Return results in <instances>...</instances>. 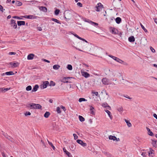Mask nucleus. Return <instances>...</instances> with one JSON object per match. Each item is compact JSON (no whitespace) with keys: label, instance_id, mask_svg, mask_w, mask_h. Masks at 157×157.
I'll list each match as a JSON object with an SVG mask.
<instances>
[{"label":"nucleus","instance_id":"f257e3e1","mask_svg":"<svg viewBox=\"0 0 157 157\" xmlns=\"http://www.w3.org/2000/svg\"><path fill=\"white\" fill-rule=\"evenodd\" d=\"M26 107L30 109H40L42 110V106L39 104H35L33 103L28 104L26 105Z\"/></svg>","mask_w":157,"mask_h":157},{"label":"nucleus","instance_id":"f03ea898","mask_svg":"<svg viewBox=\"0 0 157 157\" xmlns=\"http://www.w3.org/2000/svg\"><path fill=\"white\" fill-rule=\"evenodd\" d=\"M73 17L72 12L70 10L65 11L64 13V17L66 21H67L68 20H70Z\"/></svg>","mask_w":157,"mask_h":157},{"label":"nucleus","instance_id":"7ed1b4c3","mask_svg":"<svg viewBox=\"0 0 157 157\" xmlns=\"http://www.w3.org/2000/svg\"><path fill=\"white\" fill-rule=\"evenodd\" d=\"M90 51L92 53V55L94 56V54H97L99 52V49L97 46H91L90 48Z\"/></svg>","mask_w":157,"mask_h":157},{"label":"nucleus","instance_id":"20e7f679","mask_svg":"<svg viewBox=\"0 0 157 157\" xmlns=\"http://www.w3.org/2000/svg\"><path fill=\"white\" fill-rule=\"evenodd\" d=\"M49 85V82L48 81H44L43 84L40 86V87L41 89H43L46 88Z\"/></svg>","mask_w":157,"mask_h":157},{"label":"nucleus","instance_id":"39448f33","mask_svg":"<svg viewBox=\"0 0 157 157\" xmlns=\"http://www.w3.org/2000/svg\"><path fill=\"white\" fill-rule=\"evenodd\" d=\"M10 25L11 26L13 27L14 29H15L17 28V25L16 23L15 20L11 19L10 23Z\"/></svg>","mask_w":157,"mask_h":157},{"label":"nucleus","instance_id":"423d86ee","mask_svg":"<svg viewBox=\"0 0 157 157\" xmlns=\"http://www.w3.org/2000/svg\"><path fill=\"white\" fill-rule=\"evenodd\" d=\"M23 17L24 18H26L28 19H36L38 17L37 16L32 15H25L23 16Z\"/></svg>","mask_w":157,"mask_h":157},{"label":"nucleus","instance_id":"0eeeda50","mask_svg":"<svg viewBox=\"0 0 157 157\" xmlns=\"http://www.w3.org/2000/svg\"><path fill=\"white\" fill-rule=\"evenodd\" d=\"M102 82L105 85H108L109 83V80L106 78H103L102 79Z\"/></svg>","mask_w":157,"mask_h":157},{"label":"nucleus","instance_id":"6e6552de","mask_svg":"<svg viewBox=\"0 0 157 157\" xmlns=\"http://www.w3.org/2000/svg\"><path fill=\"white\" fill-rule=\"evenodd\" d=\"M3 135L4 136L6 137L7 139L8 140H10V141L13 142V138L11 137L10 136H8L6 133H5V132L3 133Z\"/></svg>","mask_w":157,"mask_h":157},{"label":"nucleus","instance_id":"1a4fd4ad","mask_svg":"<svg viewBox=\"0 0 157 157\" xmlns=\"http://www.w3.org/2000/svg\"><path fill=\"white\" fill-rule=\"evenodd\" d=\"M98 6H96V11L97 12L100 11L103 7V6L100 3H99L98 4Z\"/></svg>","mask_w":157,"mask_h":157},{"label":"nucleus","instance_id":"9d476101","mask_svg":"<svg viewBox=\"0 0 157 157\" xmlns=\"http://www.w3.org/2000/svg\"><path fill=\"white\" fill-rule=\"evenodd\" d=\"M72 78L71 77H63L62 79L61 80V81L64 83H68V82H69L68 80L70 78Z\"/></svg>","mask_w":157,"mask_h":157},{"label":"nucleus","instance_id":"9b49d317","mask_svg":"<svg viewBox=\"0 0 157 157\" xmlns=\"http://www.w3.org/2000/svg\"><path fill=\"white\" fill-rule=\"evenodd\" d=\"M76 142L78 143L81 144L83 147H85L86 146V144L85 143H84L82 140H76Z\"/></svg>","mask_w":157,"mask_h":157},{"label":"nucleus","instance_id":"f8f14e48","mask_svg":"<svg viewBox=\"0 0 157 157\" xmlns=\"http://www.w3.org/2000/svg\"><path fill=\"white\" fill-rule=\"evenodd\" d=\"M81 73L82 75L85 77V78H87L90 76V75L89 73L86 72L81 71Z\"/></svg>","mask_w":157,"mask_h":157},{"label":"nucleus","instance_id":"ddd939ff","mask_svg":"<svg viewBox=\"0 0 157 157\" xmlns=\"http://www.w3.org/2000/svg\"><path fill=\"white\" fill-rule=\"evenodd\" d=\"M9 64L12 65L11 67L12 68L17 67H18L19 63L18 62L14 63H13L12 62H10L9 63Z\"/></svg>","mask_w":157,"mask_h":157},{"label":"nucleus","instance_id":"4468645a","mask_svg":"<svg viewBox=\"0 0 157 157\" xmlns=\"http://www.w3.org/2000/svg\"><path fill=\"white\" fill-rule=\"evenodd\" d=\"M39 9L40 10L42 11L44 13H46L47 11V8L45 6H40L39 7Z\"/></svg>","mask_w":157,"mask_h":157},{"label":"nucleus","instance_id":"2eb2a0df","mask_svg":"<svg viewBox=\"0 0 157 157\" xmlns=\"http://www.w3.org/2000/svg\"><path fill=\"white\" fill-rule=\"evenodd\" d=\"M102 107L105 108H108V109L109 110L111 109V107L108 105V104L106 102L102 103Z\"/></svg>","mask_w":157,"mask_h":157},{"label":"nucleus","instance_id":"dca6fc26","mask_svg":"<svg viewBox=\"0 0 157 157\" xmlns=\"http://www.w3.org/2000/svg\"><path fill=\"white\" fill-rule=\"evenodd\" d=\"M17 24L18 26L25 25V21H17Z\"/></svg>","mask_w":157,"mask_h":157},{"label":"nucleus","instance_id":"f3484780","mask_svg":"<svg viewBox=\"0 0 157 157\" xmlns=\"http://www.w3.org/2000/svg\"><path fill=\"white\" fill-rule=\"evenodd\" d=\"M63 152L67 155L68 157H72V155H71V153L68 151L65 147L63 148Z\"/></svg>","mask_w":157,"mask_h":157},{"label":"nucleus","instance_id":"a211bd4d","mask_svg":"<svg viewBox=\"0 0 157 157\" xmlns=\"http://www.w3.org/2000/svg\"><path fill=\"white\" fill-rule=\"evenodd\" d=\"M34 56V54L33 53L29 54L27 56V59L28 60H32L33 59Z\"/></svg>","mask_w":157,"mask_h":157},{"label":"nucleus","instance_id":"6ab92c4d","mask_svg":"<svg viewBox=\"0 0 157 157\" xmlns=\"http://www.w3.org/2000/svg\"><path fill=\"white\" fill-rule=\"evenodd\" d=\"M128 41L130 42H133L135 41V38L133 36H131L128 38Z\"/></svg>","mask_w":157,"mask_h":157},{"label":"nucleus","instance_id":"aec40b11","mask_svg":"<svg viewBox=\"0 0 157 157\" xmlns=\"http://www.w3.org/2000/svg\"><path fill=\"white\" fill-rule=\"evenodd\" d=\"M39 87V86L37 84H36L33 87V90H32V92H36L38 90Z\"/></svg>","mask_w":157,"mask_h":157},{"label":"nucleus","instance_id":"412c9836","mask_svg":"<svg viewBox=\"0 0 157 157\" xmlns=\"http://www.w3.org/2000/svg\"><path fill=\"white\" fill-rule=\"evenodd\" d=\"M94 108L92 106H90V113L93 115H95V112H94Z\"/></svg>","mask_w":157,"mask_h":157},{"label":"nucleus","instance_id":"4be33fe9","mask_svg":"<svg viewBox=\"0 0 157 157\" xmlns=\"http://www.w3.org/2000/svg\"><path fill=\"white\" fill-rule=\"evenodd\" d=\"M113 57H114V60L120 63H122L124 62L122 60L120 59L117 57H116L115 56Z\"/></svg>","mask_w":157,"mask_h":157},{"label":"nucleus","instance_id":"5701e85b","mask_svg":"<svg viewBox=\"0 0 157 157\" xmlns=\"http://www.w3.org/2000/svg\"><path fill=\"white\" fill-rule=\"evenodd\" d=\"M152 144L154 147H157V140H152Z\"/></svg>","mask_w":157,"mask_h":157},{"label":"nucleus","instance_id":"b1692460","mask_svg":"<svg viewBox=\"0 0 157 157\" xmlns=\"http://www.w3.org/2000/svg\"><path fill=\"white\" fill-rule=\"evenodd\" d=\"M105 111L108 114L111 120L113 119V117L111 115V112L108 110H105Z\"/></svg>","mask_w":157,"mask_h":157},{"label":"nucleus","instance_id":"393cba45","mask_svg":"<svg viewBox=\"0 0 157 157\" xmlns=\"http://www.w3.org/2000/svg\"><path fill=\"white\" fill-rule=\"evenodd\" d=\"M109 138L110 140H113V141H115L117 140V137L115 136L112 135H110L109 136Z\"/></svg>","mask_w":157,"mask_h":157},{"label":"nucleus","instance_id":"a878e982","mask_svg":"<svg viewBox=\"0 0 157 157\" xmlns=\"http://www.w3.org/2000/svg\"><path fill=\"white\" fill-rule=\"evenodd\" d=\"M10 88H0V92H6L10 89Z\"/></svg>","mask_w":157,"mask_h":157},{"label":"nucleus","instance_id":"bb28decb","mask_svg":"<svg viewBox=\"0 0 157 157\" xmlns=\"http://www.w3.org/2000/svg\"><path fill=\"white\" fill-rule=\"evenodd\" d=\"M115 20L116 21V22L117 24H119L121 22V19L120 17H117L115 19Z\"/></svg>","mask_w":157,"mask_h":157},{"label":"nucleus","instance_id":"cd10ccee","mask_svg":"<svg viewBox=\"0 0 157 157\" xmlns=\"http://www.w3.org/2000/svg\"><path fill=\"white\" fill-rule=\"evenodd\" d=\"M117 32L118 30L116 29L115 28H113V29H112L111 30V32L112 33L116 34L117 33Z\"/></svg>","mask_w":157,"mask_h":157},{"label":"nucleus","instance_id":"c85d7f7f","mask_svg":"<svg viewBox=\"0 0 157 157\" xmlns=\"http://www.w3.org/2000/svg\"><path fill=\"white\" fill-rule=\"evenodd\" d=\"M5 74L7 75H14V73L12 71L6 72L5 73Z\"/></svg>","mask_w":157,"mask_h":157},{"label":"nucleus","instance_id":"c756f323","mask_svg":"<svg viewBox=\"0 0 157 157\" xmlns=\"http://www.w3.org/2000/svg\"><path fill=\"white\" fill-rule=\"evenodd\" d=\"M60 67V66L59 64L54 65L53 66V68L54 70H57L59 69Z\"/></svg>","mask_w":157,"mask_h":157},{"label":"nucleus","instance_id":"7c9ffc66","mask_svg":"<svg viewBox=\"0 0 157 157\" xmlns=\"http://www.w3.org/2000/svg\"><path fill=\"white\" fill-rule=\"evenodd\" d=\"M50 115V113L49 112L46 111L44 114V117L46 118H47L49 117Z\"/></svg>","mask_w":157,"mask_h":157},{"label":"nucleus","instance_id":"2f4dec72","mask_svg":"<svg viewBox=\"0 0 157 157\" xmlns=\"http://www.w3.org/2000/svg\"><path fill=\"white\" fill-rule=\"evenodd\" d=\"M23 16H21L20 17H18V16H14L12 17L13 18H14V19H19V20H21V19H23Z\"/></svg>","mask_w":157,"mask_h":157},{"label":"nucleus","instance_id":"473e14b6","mask_svg":"<svg viewBox=\"0 0 157 157\" xmlns=\"http://www.w3.org/2000/svg\"><path fill=\"white\" fill-rule=\"evenodd\" d=\"M51 20L52 21H54V22L58 23V24H61L60 21L54 18H52V19Z\"/></svg>","mask_w":157,"mask_h":157},{"label":"nucleus","instance_id":"72a5a7b5","mask_svg":"<svg viewBox=\"0 0 157 157\" xmlns=\"http://www.w3.org/2000/svg\"><path fill=\"white\" fill-rule=\"evenodd\" d=\"M60 11V10L59 9H56L54 11V14L56 15H58Z\"/></svg>","mask_w":157,"mask_h":157},{"label":"nucleus","instance_id":"f704fd0d","mask_svg":"<svg viewBox=\"0 0 157 157\" xmlns=\"http://www.w3.org/2000/svg\"><path fill=\"white\" fill-rule=\"evenodd\" d=\"M78 118L80 121L81 122H83L85 121V118L82 116L79 115Z\"/></svg>","mask_w":157,"mask_h":157},{"label":"nucleus","instance_id":"c9c22d12","mask_svg":"<svg viewBox=\"0 0 157 157\" xmlns=\"http://www.w3.org/2000/svg\"><path fill=\"white\" fill-rule=\"evenodd\" d=\"M48 143L49 145H50L51 147L52 148L53 150H55L56 148L53 145L52 143V142H49L48 140Z\"/></svg>","mask_w":157,"mask_h":157},{"label":"nucleus","instance_id":"e433bc0d","mask_svg":"<svg viewBox=\"0 0 157 157\" xmlns=\"http://www.w3.org/2000/svg\"><path fill=\"white\" fill-rule=\"evenodd\" d=\"M15 4L17 6H20L22 5V3L19 1H17L16 2Z\"/></svg>","mask_w":157,"mask_h":157},{"label":"nucleus","instance_id":"4c0bfd02","mask_svg":"<svg viewBox=\"0 0 157 157\" xmlns=\"http://www.w3.org/2000/svg\"><path fill=\"white\" fill-rule=\"evenodd\" d=\"M83 20L86 22H87L89 23H90L91 24V22L92 21H91L89 19L86 18H83Z\"/></svg>","mask_w":157,"mask_h":157},{"label":"nucleus","instance_id":"58836bf2","mask_svg":"<svg viewBox=\"0 0 157 157\" xmlns=\"http://www.w3.org/2000/svg\"><path fill=\"white\" fill-rule=\"evenodd\" d=\"M70 149L72 151H74V149L75 148V146H74V144H71L70 146Z\"/></svg>","mask_w":157,"mask_h":157},{"label":"nucleus","instance_id":"ea45409f","mask_svg":"<svg viewBox=\"0 0 157 157\" xmlns=\"http://www.w3.org/2000/svg\"><path fill=\"white\" fill-rule=\"evenodd\" d=\"M87 100L84 98H80L78 100V101L80 102L82 101H86Z\"/></svg>","mask_w":157,"mask_h":157},{"label":"nucleus","instance_id":"a19ab883","mask_svg":"<svg viewBox=\"0 0 157 157\" xmlns=\"http://www.w3.org/2000/svg\"><path fill=\"white\" fill-rule=\"evenodd\" d=\"M140 25L142 28V29L146 33L147 32V30L146 29H145V28L144 27V26L142 25V24L141 23H140Z\"/></svg>","mask_w":157,"mask_h":157},{"label":"nucleus","instance_id":"79ce46f5","mask_svg":"<svg viewBox=\"0 0 157 157\" xmlns=\"http://www.w3.org/2000/svg\"><path fill=\"white\" fill-rule=\"evenodd\" d=\"M67 68L69 70H71L72 69V67L71 64H68L67 67Z\"/></svg>","mask_w":157,"mask_h":157},{"label":"nucleus","instance_id":"37998d69","mask_svg":"<svg viewBox=\"0 0 157 157\" xmlns=\"http://www.w3.org/2000/svg\"><path fill=\"white\" fill-rule=\"evenodd\" d=\"M49 85L50 86H55L56 83L55 82H53V81H51L50 82V83H49Z\"/></svg>","mask_w":157,"mask_h":157},{"label":"nucleus","instance_id":"c03bdc74","mask_svg":"<svg viewBox=\"0 0 157 157\" xmlns=\"http://www.w3.org/2000/svg\"><path fill=\"white\" fill-rule=\"evenodd\" d=\"M32 90V86H28L26 88V90L27 91H30Z\"/></svg>","mask_w":157,"mask_h":157},{"label":"nucleus","instance_id":"a18cd8bd","mask_svg":"<svg viewBox=\"0 0 157 157\" xmlns=\"http://www.w3.org/2000/svg\"><path fill=\"white\" fill-rule=\"evenodd\" d=\"M91 24L92 25L94 26H98V23L94 22L92 21L91 22Z\"/></svg>","mask_w":157,"mask_h":157},{"label":"nucleus","instance_id":"49530a36","mask_svg":"<svg viewBox=\"0 0 157 157\" xmlns=\"http://www.w3.org/2000/svg\"><path fill=\"white\" fill-rule=\"evenodd\" d=\"M56 111L58 113H61V111L60 110V108L59 107H58L56 108Z\"/></svg>","mask_w":157,"mask_h":157},{"label":"nucleus","instance_id":"de8ad7c7","mask_svg":"<svg viewBox=\"0 0 157 157\" xmlns=\"http://www.w3.org/2000/svg\"><path fill=\"white\" fill-rule=\"evenodd\" d=\"M73 35H74L75 37H77L78 39H79L80 37L79 36H78L76 34L73 33H71Z\"/></svg>","mask_w":157,"mask_h":157},{"label":"nucleus","instance_id":"09e8293b","mask_svg":"<svg viewBox=\"0 0 157 157\" xmlns=\"http://www.w3.org/2000/svg\"><path fill=\"white\" fill-rule=\"evenodd\" d=\"M0 10L2 12H3L4 10H5V9H3V6L0 5Z\"/></svg>","mask_w":157,"mask_h":157},{"label":"nucleus","instance_id":"8fccbe9b","mask_svg":"<svg viewBox=\"0 0 157 157\" xmlns=\"http://www.w3.org/2000/svg\"><path fill=\"white\" fill-rule=\"evenodd\" d=\"M31 113L29 112H26L25 113V115L26 116L28 115H30Z\"/></svg>","mask_w":157,"mask_h":157},{"label":"nucleus","instance_id":"3c124183","mask_svg":"<svg viewBox=\"0 0 157 157\" xmlns=\"http://www.w3.org/2000/svg\"><path fill=\"white\" fill-rule=\"evenodd\" d=\"M148 133L149 135L151 136H152L154 135L153 133L151 131V130H150L149 131H148Z\"/></svg>","mask_w":157,"mask_h":157},{"label":"nucleus","instance_id":"603ef678","mask_svg":"<svg viewBox=\"0 0 157 157\" xmlns=\"http://www.w3.org/2000/svg\"><path fill=\"white\" fill-rule=\"evenodd\" d=\"M73 136L74 137V139L76 140V139H77L78 138V136H77V135L75 134H73Z\"/></svg>","mask_w":157,"mask_h":157},{"label":"nucleus","instance_id":"864d4df0","mask_svg":"<svg viewBox=\"0 0 157 157\" xmlns=\"http://www.w3.org/2000/svg\"><path fill=\"white\" fill-rule=\"evenodd\" d=\"M117 110L119 112H121L123 110V107H121L117 109Z\"/></svg>","mask_w":157,"mask_h":157},{"label":"nucleus","instance_id":"5fc2aeb1","mask_svg":"<svg viewBox=\"0 0 157 157\" xmlns=\"http://www.w3.org/2000/svg\"><path fill=\"white\" fill-rule=\"evenodd\" d=\"M42 60L43 61H44V62H47V63H50V61L48 60L47 59H42Z\"/></svg>","mask_w":157,"mask_h":157},{"label":"nucleus","instance_id":"6e6d98bb","mask_svg":"<svg viewBox=\"0 0 157 157\" xmlns=\"http://www.w3.org/2000/svg\"><path fill=\"white\" fill-rule=\"evenodd\" d=\"M77 5L78 6H79L80 7H82V4L81 3L79 2L77 3Z\"/></svg>","mask_w":157,"mask_h":157},{"label":"nucleus","instance_id":"4d7b16f0","mask_svg":"<svg viewBox=\"0 0 157 157\" xmlns=\"http://www.w3.org/2000/svg\"><path fill=\"white\" fill-rule=\"evenodd\" d=\"M60 108H61V109H63V110L65 112L66 109V108H65V107H64V106H63V105H61L60 106Z\"/></svg>","mask_w":157,"mask_h":157},{"label":"nucleus","instance_id":"13d9d810","mask_svg":"<svg viewBox=\"0 0 157 157\" xmlns=\"http://www.w3.org/2000/svg\"><path fill=\"white\" fill-rule=\"evenodd\" d=\"M79 39L83 41H85V42H86V43H88V42L86 40H85V39H84L83 38H81V37H80Z\"/></svg>","mask_w":157,"mask_h":157},{"label":"nucleus","instance_id":"bf43d9fd","mask_svg":"<svg viewBox=\"0 0 157 157\" xmlns=\"http://www.w3.org/2000/svg\"><path fill=\"white\" fill-rule=\"evenodd\" d=\"M150 48L152 52H155V50L152 47H150Z\"/></svg>","mask_w":157,"mask_h":157},{"label":"nucleus","instance_id":"052dcab7","mask_svg":"<svg viewBox=\"0 0 157 157\" xmlns=\"http://www.w3.org/2000/svg\"><path fill=\"white\" fill-rule=\"evenodd\" d=\"M92 93L93 94H94L95 95L97 96H98V92H92Z\"/></svg>","mask_w":157,"mask_h":157},{"label":"nucleus","instance_id":"680f3d73","mask_svg":"<svg viewBox=\"0 0 157 157\" xmlns=\"http://www.w3.org/2000/svg\"><path fill=\"white\" fill-rule=\"evenodd\" d=\"M9 54L10 55H15L16 54V53L15 52H10L9 53Z\"/></svg>","mask_w":157,"mask_h":157},{"label":"nucleus","instance_id":"e2e57ef3","mask_svg":"<svg viewBox=\"0 0 157 157\" xmlns=\"http://www.w3.org/2000/svg\"><path fill=\"white\" fill-rule=\"evenodd\" d=\"M141 155L143 157H146V153L145 152H143L142 154Z\"/></svg>","mask_w":157,"mask_h":157},{"label":"nucleus","instance_id":"0e129e2a","mask_svg":"<svg viewBox=\"0 0 157 157\" xmlns=\"http://www.w3.org/2000/svg\"><path fill=\"white\" fill-rule=\"evenodd\" d=\"M37 29L39 31H41L42 30V29L41 27H38L37 28Z\"/></svg>","mask_w":157,"mask_h":157},{"label":"nucleus","instance_id":"69168bd1","mask_svg":"<svg viewBox=\"0 0 157 157\" xmlns=\"http://www.w3.org/2000/svg\"><path fill=\"white\" fill-rule=\"evenodd\" d=\"M79 43L81 45V47H84V45H83V43L82 42H79Z\"/></svg>","mask_w":157,"mask_h":157},{"label":"nucleus","instance_id":"338daca9","mask_svg":"<svg viewBox=\"0 0 157 157\" xmlns=\"http://www.w3.org/2000/svg\"><path fill=\"white\" fill-rule=\"evenodd\" d=\"M153 116L157 120V115L155 113H154L153 115Z\"/></svg>","mask_w":157,"mask_h":157},{"label":"nucleus","instance_id":"774afa93","mask_svg":"<svg viewBox=\"0 0 157 157\" xmlns=\"http://www.w3.org/2000/svg\"><path fill=\"white\" fill-rule=\"evenodd\" d=\"M132 126V124L129 121H128V127H130Z\"/></svg>","mask_w":157,"mask_h":157}]
</instances>
